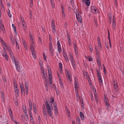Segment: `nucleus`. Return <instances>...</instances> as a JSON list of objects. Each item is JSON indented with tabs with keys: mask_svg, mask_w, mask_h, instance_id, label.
Listing matches in <instances>:
<instances>
[{
	"mask_svg": "<svg viewBox=\"0 0 124 124\" xmlns=\"http://www.w3.org/2000/svg\"><path fill=\"white\" fill-rule=\"evenodd\" d=\"M45 103L48 114L49 116H51V114L52 113V111L53 110V108L49 106V104L47 101H45Z\"/></svg>",
	"mask_w": 124,
	"mask_h": 124,
	"instance_id": "obj_1",
	"label": "nucleus"
},
{
	"mask_svg": "<svg viewBox=\"0 0 124 124\" xmlns=\"http://www.w3.org/2000/svg\"><path fill=\"white\" fill-rule=\"evenodd\" d=\"M12 59L14 61V63L16 66V69L19 72H20V67L19 63L18 61H16V59L14 56L13 57Z\"/></svg>",
	"mask_w": 124,
	"mask_h": 124,
	"instance_id": "obj_2",
	"label": "nucleus"
},
{
	"mask_svg": "<svg viewBox=\"0 0 124 124\" xmlns=\"http://www.w3.org/2000/svg\"><path fill=\"white\" fill-rule=\"evenodd\" d=\"M51 26L52 30V32L54 33L55 32V22L54 20L52 19L51 20Z\"/></svg>",
	"mask_w": 124,
	"mask_h": 124,
	"instance_id": "obj_3",
	"label": "nucleus"
},
{
	"mask_svg": "<svg viewBox=\"0 0 124 124\" xmlns=\"http://www.w3.org/2000/svg\"><path fill=\"white\" fill-rule=\"evenodd\" d=\"M49 51L51 55L53 56L54 54V50L51 43L50 42L49 44Z\"/></svg>",
	"mask_w": 124,
	"mask_h": 124,
	"instance_id": "obj_4",
	"label": "nucleus"
},
{
	"mask_svg": "<svg viewBox=\"0 0 124 124\" xmlns=\"http://www.w3.org/2000/svg\"><path fill=\"white\" fill-rule=\"evenodd\" d=\"M76 18L78 21L80 23H81L82 22L81 17L80 13L77 12V13H76Z\"/></svg>",
	"mask_w": 124,
	"mask_h": 124,
	"instance_id": "obj_5",
	"label": "nucleus"
},
{
	"mask_svg": "<svg viewBox=\"0 0 124 124\" xmlns=\"http://www.w3.org/2000/svg\"><path fill=\"white\" fill-rule=\"evenodd\" d=\"M33 45H32V47L30 49L31 52L33 56V57L34 59H35L36 58V52L35 51L33 47Z\"/></svg>",
	"mask_w": 124,
	"mask_h": 124,
	"instance_id": "obj_6",
	"label": "nucleus"
},
{
	"mask_svg": "<svg viewBox=\"0 0 124 124\" xmlns=\"http://www.w3.org/2000/svg\"><path fill=\"white\" fill-rule=\"evenodd\" d=\"M74 47L75 51V53L77 55H78V50L77 48V46L76 44L74 42H73Z\"/></svg>",
	"mask_w": 124,
	"mask_h": 124,
	"instance_id": "obj_7",
	"label": "nucleus"
},
{
	"mask_svg": "<svg viewBox=\"0 0 124 124\" xmlns=\"http://www.w3.org/2000/svg\"><path fill=\"white\" fill-rule=\"evenodd\" d=\"M113 22L112 25L113 26V30H114L116 26V23L115 21V16H113Z\"/></svg>",
	"mask_w": 124,
	"mask_h": 124,
	"instance_id": "obj_8",
	"label": "nucleus"
},
{
	"mask_svg": "<svg viewBox=\"0 0 124 124\" xmlns=\"http://www.w3.org/2000/svg\"><path fill=\"white\" fill-rule=\"evenodd\" d=\"M25 91L26 95H28V85L27 82H25Z\"/></svg>",
	"mask_w": 124,
	"mask_h": 124,
	"instance_id": "obj_9",
	"label": "nucleus"
},
{
	"mask_svg": "<svg viewBox=\"0 0 124 124\" xmlns=\"http://www.w3.org/2000/svg\"><path fill=\"white\" fill-rule=\"evenodd\" d=\"M91 9L92 12L93 13H96L97 8L94 6H92L91 7Z\"/></svg>",
	"mask_w": 124,
	"mask_h": 124,
	"instance_id": "obj_10",
	"label": "nucleus"
},
{
	"mask_svg": "<svg viewBox=\"0 0 124 124\" xmlns=\"http://www.w3.org/2000/svg\"><path fill=\"white\" fill-rule=\"evenodd\" d=\"M95 50L96 53L97 55V57H99V52L98 49H97L96 47H95Z\"/></svg>",
	"mask_w": 124,
	"mask_h": 124,
	"instance_id": "obj_11",
	"label": "nucleus"
},
{
	"mask_svg": "<svg viewBox=\"0 0 124 124\" xmlns=\"http://www.w3.org/2000/svg\"><path fill=\"white\" fill-rule=\"evenodd\" d=\"M97 40L98 41V46L101 47V41L100 40V39L99 37H98L97 38Z\"/></svg>",
	"mask_w": 124,
	"mask_h": 124,
	"instance_id": "obj_12",
	"label": "nucleus"
},
{
	"mask_svg": "<svg viewBox=\"0 0 124 124\" xmlns=\"http://www.w3.org/2000/svg\"><path fill=\"white\" fill-rule=\"evenodd\" d=\"M42 77L43 79L47 78V75L46 71L44 74H42Z\"/></svg>",
	"mask_w": 124,
	"mask_h": 124,
	"instance_id": "obj_13",
	"label": "nucleus"
},
{
	"mask_svg": "<svg viewBox=\"0 0 124 124\" xmlns=\"http://www.w3.org/2000/svg\"><path fill=\"white\" fill-rule=\"evenodd\" d=\"M8 110L10 116H11L12 115V116H13V113L11 108H8Z\"/></svg>",
	"mask_w": 124,
	"mask_h": 124,
	"instance_id": "obj_14",
	"label": "nucleus"
},
{
	"mask_svg": "<svg viewBox=\"0 0 124 124\" xmlns=\"http://www.w3.org/2000/svg\"><path fill=\"white\" fill-rule=\"evenodd\" d=\"M74 86L75 91L76 92L77 91H78V88L79 87L78 83H75Z\"/></svg>",
	"mask_w": 124,
	"mask_h": 124,
	"instance_id": "obj_15",
	"label": "nucleus"
},
{
	"mask_svg": "<svg viewBox=\"0 0 124 124\" xmlns=\"http://www.w3.org/2000/svg\"><path fill=\"white\" fill-rule=\"evenodd\" d=\"M1 97L2 100H3V101H5V96L2 92H1Z\"/></svg>",
	"mask_w": 124,
	"mask_h": 124,
	"instance_id": "obj_16",
	"label": "nucleus"
},
{
	"mask_svg": "<svg viewBox=\"0 0 124 124\" xmlns=\"http://www.w3.org/2000/svg\"><path fill=\"white\" fill-rule=\"evenodd\" d=\"M80 115L81 119L82 120L84 119V116L83 112H80Z\"/></svg>",
	"mask_w": 124,
	"mask_h": 124,
	"instance_id": "obj_17",
	"label": "nucleus"
},
{
	"mask_svg": "<svg viewBox=\"0 0 124 124\" xmlns=\"http://www.w3.org/2000/svg\"><path fill=\"white\" fill-rule=\"evenodd\" d=\"M66 76L68 79H69L70 81H72V79L71 78L70 75L69 73L66 74Z\"/></svg>",
	"mask_w": 124,
	"mask_h": 124,
	"instance_id": "obj_18",
	"label": "nucleus"
},
{
	"mask_svg": "<svg viewBox=\"0 0 124 124\" xmlns=\"http://www.w3.org/2000/svg\"><path fill=\"white\" fill-rule=\"evenodd\" d=\"M76 122L77 123H78V124H80V120L78 116L77 117V119H76Z\"/></svg>",
	"mask_w": 124,
	"mask_h": 124,
	"instance_id": "obj_19",
	"label": "nucleus"
},
{
	"mask_svg": "<svg viewBox=\"0 0 124 124\" xmlns=\"http://www.w3.org/2000/svg\"><path fill=\"white\" fill-rule=\"evenodd\" d=\"M15 93H17V95H18V91L19 90L18 89V88H17V87H15Z\"/></svg>",
	"mask_w": 124,
	"mask_h": 124,
	"instance_id": "obj_20",
	"label": "nucleus"
},
{
	"mask_svg": "<svg viewBox=\"0 0 124 124\" xmlns=\"http://www.w3.org/2000/svg\"><path fill=\"white\" fill-rule=\"evenodd\" d=\"M85 4L87 6L90 5V2L89 0H86L85 2Z\"/></svg>",
	"mask_w": 124,
	"mask_h": 124,
	"instance_id": "obj_21",
	"label": "nucleus"
},
{
	"mask_svg": "<svg viewBox=\"0 0 124 124\" xmlns=\"http://www.w3.org/2000/svg\"><path fill=\"white\" fill-rule=\"evenodd\" d=\"M17 39H15V40L16 42V47L18 49H19V45L17 43Z\"/></svg>",
	"mask_w": 124,
	"mask_h": 124,
	"instance_id": "obj_22",
	"label": "nucleus"
},
{
	"mask_svg": "<svg viewBox=\"0 0 124 124\" xmlns=\"http://www.w3.org/2000/svg\"><path fill=\"white\" fill-rule=\"evenodd\" d=\"M23 45L24 47L25 48L26 50H28L27 47V45L26 44V43L24 42H23Z\"/></svg>",
	"mask_w": 124,
	"mask_h": 124,
	"instance_id": "obj_23",
	"label": "nucleus"
},
{
	"mask_svg": "<svg viewBox=\"0 0 124 124\" xmlns=\"http://www.w3.org/2000/svg\"><path fill=\"white\" fill-rule=\"evenodd\" d=\"M29 15L30 18L31 19L32 17V11L30 10H29Z\"/></svg>",
	"mask_w": 124,
	"mask_h": 124,
	"instance_id": "obj_24",
	"label": "nucleus"
},
{
	"mask_svg": "<svg viewBox=\"0 0 124 124\" xmlns=\"http://www.w3.org/2000/svg\"><path fill=\"white\" fill-rule=\"evenodd\" d=\"M99 77V81L101 83L100 84H102V83H103V82H102V80H101V76H100Z\"/></svg>",
	"mask_w": 124,
	"mask_h": 124,
	"instance_id": "obj_25",
	"label": "nucleus"
},
{
	"mask_svg": "<svg viewBox=\"0 0 124 124\" xmlns=\"http://www.w3.org/2000/svg\"><path fill=\"white\" fill-rule=\"evenodd\" d=\"M64 57L66 62H68L69 61V59L67 57V55L66 56V55H65V56H64Z\"/></svg>",
	"mask_w": 124,
	"mask_h": 124,
	"instance_id": "obj_26",
	"label": "nucleus"
},
{
	"mask_svg": "<svg viewBox=\"0 0 124 124\" xmlns=\"http://www.w3.org/2000/svg\"><path fill=\"white\" fill-rule=\"evenodd\" d=\"M50 1L52 7V8H54V2L52 1V0H50Z\"/></svg>",
	"mask_w": 124,
	"mask_h": 124,
	"instance_id": "obj_27",
	"label": "nucleus"
},
{
	"mask_svg": "<svg viewBox=\"0 0 124 124\" xmlns=\"http://www.w3.org/2000/svg\"><path fill=\"white\" fill-rule=\"evenodd\" d=\"M97 72L98 77L101 76L100 72L99 71L97 70Z\"/></svg>",
	"mask_w": 124,
	"mask_h": 124,
	"instance_id": "obj_28",
	"label": "nucleus"
},
{
	"mask_svg": "<svg viewBox=\"0 0 124 124\" xmlns=\"http://www.w3.org/2000/svg\"><path fill=\"white\" fill-rule=\"evenodd\" d=\"M86 75L88 82H91V80L90 79V78L89 77V75H87L86 74Z\"/></svg>",
	"mask_w": 124,
	"mask_h": 124,
	"instance_id": "obj_29",
	"label": "nucleus"
},
{
	"mask_svg": "<svg viewBox=\"0 0 124 124\" xmlns=\"http://www.w3.org/2000/svg\"><path fill=\"white\" fill-rule=\"evenodd\" d=\"M43 57L44 60L46 61V62H47L46 61V56L45 55L44 53H43Z\"/></svg>",
	"mask_w": 124,
	"mask_h": 124,
	"instance_id": "obj_30",
	"label": "nucleus"
},
{
	"mask_svg": "<svg viewBox=\"0 0 124 124\" xmlns=\"http://www.w3.org/2000/svg\"><path fill=\"white\" fill-rule=\"evenodd\" d=\"M30 0V7H31L32 8V7L33 6V3L32 2V0Z\"/></svg>",
	"mask_w": 124,
	"mask_h": 124,
	"instance_id": "obj_31",
	"label": "nucleus"
},
{
	"mask_svg": "<svg viewBox=\"0 0 124 124\" xmlns=\"http://www.w3.org/2000/svg\"><path fill=\"white\" fill-rule=\"evenodd\" d=\"M59 65L60 69L61 70H62V63L60 62L59 63Z\"/></svg>",
	"mask_w": 124,
	"mask_h": 124,
	"instance_id": "obj_32",
	"label": "nucleus"
},
{
	"mask_svg": "<svg viewBox=\"0 0 124 124\" xmlns=\"http://www.w3.org/2000/svg\"><path fill=\"white\" fill-rule=\"evenodd\" d=\"M114 89L115 90H116L118 88V86L117 85V84L115 85H114Z\"/></svg>",
	"mask_w": 124,
	"mask_h": 124,
	"instance_id": "obj_33",
	"label": "nucleus"
},
{
	"mask_svg": "<svg viewBox=\"0 0 124 124\" xmlns=\"http://www.w3.org/2000/svg\"><path fill=\"white\" fill-rule=\"evenodd\" d=\"M51 101L52 103L54 102V98L52 97H51Z\"/></svg>",
	"mask_w": 124,
	"mask_h": 124,
	"instance_id": "obj_34",
	"label": "nucleus"
},
{
	"mask_svg": "<svg viewBox=\"0 0 124 124\" xmlns=\"http://www.w3.org/2000/svg\"><path fill=\"white\" fill-rule=\"evenodd\" d=\"M43 116L44 117L45 116L46 118L47 117V113L46 112H43Z\"/></svg>",
	"mask_w": 124,
	"mask_h": 124,
	"instance_id": "obj_35",
	"label": "nucleus"
},
{
	"mask_svg": "<svg viewBox=\"0 0 124 124\" xmlns=\"http://www.w3.org/2000/svg\"><path fill=\"white\" fill-rule=\"evenodd\" d=\"M65 108L67 113L68 114H69L70 111L68 108L67 107V106H66Z\"/></svg>",
	"mask_w": 124,
	"mask_h": 124,
	"instance_id": "obj_36",
	"label": "nucleus"
},
{
	"mask_svg": "<svg viewBox=\"0 0 124 124\" xmlns=\"http://www.w3.org/2000/svg\"><path fill=\"white\" fill-rule=\"evenodd\" d=\"M12 26L13 27V30L15 31L16 32V27L15 26V25L14 24H12Z\"/></svg>",
	"mask_w": 124,
	"mask_h": 124,
	"instance_id": "obj_37",
	"label": "nucleus"
},
{
	"mask_svg": "<svg viewBox=\"0 0 124 124\" xmlns=\"http://www.w3.org/2000/svg\"><path fill=\"white\" fill-rule=\"evenodd\" d=\"M58 50L59 53H60L61 51V46L58 47Z\"/></svg>",
	"mask_w": 124,
	"mask_h": 124,
	"instance_id": "obj_38",
	"label": "nucleus"
},
{
	"mask_svg": "<svg viewBox=\"0 0 124 124\" xmlns=\"http://www.w3.org/2000/svg\"><path fill=\"white\" fill-rule=\"evenodd\" d=\"M29 102L30 106H32V104L31 100H29Z\"/></svg>",
	"mask_w": 124,
	"mask_h": 124,
	"instance_id": "obj_39",
	"label": "nucleus"
},
{
	"mask_svg": "<svg viewBox=\"0 0 124 124\" xmlns=\"http://www.w3.org/2000/svg\"><path fill=\"white\" fill-rule=\"evenodd\" d=\"M4 56H5V59L7 61H8V55H7V54H4Z\"/></svg>",
	"mask_w": 124,
	"mask_h": 124,
	"instance_id": "obj_40",
	"label": "nucleus"
},
{
	"mask_svg": "<svg viewBox=\"0 0 124 124\" xmlns=\"http://www.w3.org/2000/svg\"><path fill=\"white\" fill-rule=\"evenodd\" d=\"M113 85H115L116 84H117V83L116 81L114 79L113 80Z\"/></svg>",
	"mask_w": 124,
	"mask_h": 124,
	"instance_id": "obj_41",
	"label": "nucleus"
},
{
	"mask_svg": "<svg viewBox=\"0 0 124 124\" xmlns=\"http://www.w3.org/2000/svg\"><path fill=\"white\" fill-rule=\"evenodd\" d=\"M0 40L1 42V44H4V40L2 39L0 37Z\"/></svg>",
	"mask_w": 124,
	"mask_h": 124,
	"instance_id": "obj_42",
	"label": "nucleus"
},
{
	"mask_svg": "<svg viewBox=\"0 0 124 124\" xmlns=\"http://www.w3.org/2000/svg\"><path fill=\"white\" fill-rule=\"evenodd\" d=\"M20 89H21V93L22 94H23L22 92L24 91V87H23V88H20Z\"/></svg>",
	"mask_w": 124,
	"mask_h": 124,
	"instance_id": "obj_43",
	"label": "nucleus"
},
{
	"mask_svg": "<svg viewBox=\"0 0 124 124\" xmlns=\"http://www.w3.org/2000/svg\"><path fill=\"white\" fill-rule=\"evenodd\" d=\"M93 60L91 56H89L88 57V61H92Z\"/></svg>",
	"mask_w": 124,
	"mask_h": 124,
	"instance_id": "obj_44",
	"label": "nucleus"
},
{
	"mask_svg": "<svg viewBox=\"0 0 124 124\" xmlns=\"http://www.w3.org/2000/svg\"><path fill=\"white\" fill-rule=\"evenodd\" d=\"M94 22L95 23V26L96 27H97L98 25H97V21L96 19H95L94 20Z\"/></svg>",
	"mask_w": 124,
	"mask_h": 124,
	"instance_id": "obj_45",
	"label": "nucleus"
},
{
	"mask_svg": "<svg viewBox=\"0 0 124 124\" xmlns=\"http://www.w3.org/2000/svg\"><path fill=\"white\" fill-rule=\"evenodd\" d=\"M32 45H33V46H34V44H33V41H31V44L30 46V47L31 48V47H32Z\"/></svg>",
	"mask_w": 124,
	"mask_h": 124,
	"instance_id": "obj_46",
	"label": "nucleus"
},
{
	"mask_svg": "<svg viewBox=\"0 0 124 124\" xmlns=\"http://www.w3.org/2000/svg\"><path fill=\"white\" fill-rule=\"evenodd\" d=\"M57 44L58 46V47L61 46L60 42L59 41H58L57 42Z\"/></svg>",
	"mask_w": 124,
	"mask_h": 124,
	"instance_id": "obj_47",
	"label": "nucleus"
},
{
	"mask_svg": "<svg viewBox=\"0 0 124 124\" xmlns=\"http://www.w3.org/2000/svg\"><path fill=\"white\" fill-rule=\"evenodd\" d=\"M3 47L4 49H6V47H7V46H6V44L4 43V44H3Z\"/></svg>",
	"mask_w": 124,
	"mask_h": 124,
	"instance_id": "obj_48",
	"label": "nucleus"
},
{
	"mask_svg": "<svg viewBox=\"0 0 124 124\" xmlns=\"http://www.w3.org/2000/svg\"><path fill=\"white\" fill-rule=\"evenodd\" d=\"M29 114L30 117H31L32 116V114L31 111V110H29Z\"/></svg>",
	"mask_w": 124,
	"mask_h": 124,
	"instance_id": "obj_49",
	"label": "nucleus"
},
{
	"mask_svg": "<svg viewBox=\"0 0 124 124\" xmlns=\"http://www.w3.org/2000/svg\"><path fill=\"white\" fill-rule=\"evenodd\" d=\"M48 73L49 79H50V78H51V77L50 76V75H51V71H50V72H48Z\"/></svg>",
	"mask_w": 124,
	"mask_h": 124,
	"instance_id": "obj_50",
	"label": "nucleus"
},
{
	"mask_svg": "<svg viewBox=\"0 0 124 124\" xmlns=\"http://www.w3.org/2000/svg\"><path fill=\"white\" fill-rule=\"evenodd\" d=\"M39 40L40 43L41 44L42 43V40H41V38L40 37H39Z\"/></svg>",
	"mask_w": 124,
	"mask_h": 124,
	"instance_id": "obj_51",
	"label": "nucleus"
},
{
	"mask_svg": "<svg viewBox=\"0 0 124 124\" xmlns=\"http://www.w3.org/2000/svg\"><path fill=\"white\" fill-rule=\"evenodd\" d=\"M24 108H25V109L24 108H23V112H24V113H25L26 112H27V110H26V107H25Z\"/></svg>",
	"mask_w": 124,
	"mask_h": 124,
	"instance_id": "obj_52",
	"label": "nucleus"
},
{
	"mask_svg": "<svg viewBox=\"0 0 124 124\" xmlns=\"http://www.w3.org/2000/svg\"><path fill=\"white\" fill-rule=\"evenodd\" d=\"M38 120L39 121V124H40L41 121V119L40 117L39 116L38 117Z\"/></svg>",
	"mask_w": 124,
	"mask_h": 124,
	"instance_id": "obj_53",
	"label": "nucleus"
},
{
	"mask_svg": "<svg viewBox=\"0 0 124 124\" xmlns=\"http://www.w3.org/2000/svg\"><path fill=\"white\" fill-rule=\"evenodd\" d=\"M67 38L68 40L70 39V36L69 34L67 33Z\"/></svg>",
	"mask_w": 124,
	"mask_h": 124,
	"instance_id": "obj_54",
	"label": "nucleus"
},
{
	"mask_svg": "<svg viewBox=\"0 0 124 124\" xmlns=\"http://www.w3.org/2000/svg\"><path fill=\"white\" fill-rule=\"evenodd\" d=\"M12 41V44L13 45H15V42L14 41V40H13L12 38L11 39Z\"/></svg>",
	"mask_w": 124,
	"mask_h": 124,
	"instance_id": "obj_55",
	"label": "nucleus"
},
{
	"mask_svg": "<svg viewBox=\"0 0 124 124\" xmlns=\"http://www.w3.org/2000/svg\"><path fill=\"white\" fill-rule=\"evenodd\" d=\"M108 101V100L107 97H105L104 99V102H106Z\"/></svg>",
	"mask_w": 124,
	"mask_h": 124,
	"instance_id": "obj_56",
	"label": "nucleus"
},
{
	"mask_svg": "<svg viewBox=\"0 0 124 124\" xmlns=\"http://www.w3.org/2000/svg\"><path fill=\"white\" fill-rule=\"evenodd\" d=\"M106 105L107 106V107H108L109 106V102L108 101V102H105Z\"/></svg>",
	"mask_w": 124,
	"mask_h": 124,
	"instance_id": "obj_57",
	"label": "nucleus"
},
{
	"mask_svg": "<svg viewBox=\"0 0 124 124\" xmlns=\"http://www.w3.org/2000/svg\"><path fill=\"white\" fill-rule=\"evenodd\" d=\"M44 79H45V84H46V83L47 84V80H48L47 78H45Z\"/></svg>",
	"mask_w": 124,
	"mask_h": 124,
	"instance_id": "obj_58",
	"label": "nucleus"
},
{
	"mask_svg": "<svg viewBox=\"0 0 124 124\" xmlns=\"http://www.w3.org/2000/svg\"><path fill=\"white\" fill-rule=\"evenodd\" d=\"M30 121H31L32 122L33 121V118L32 117V116L31 117H30Z\"/></svg>",
	"mask_w": 124,
	"mask_h": 124,
	"instance_id": "obj_59",
	"label": "nucleus"
},
{
	"mask_svg": "<svg viewBox=\"0 0 124 124\" xmlns=\"http://www.w3.org/2000/svg\"><path fill=\"white\" fill-rule=\"evenodd\" d=\"M57 75L58 76V78H59V79H60V80H61V79L60 78V73L59 72H57Z\"/></svg>",
	"mask_w": 124,
	"mask_h": 124,
	"instance_id": "obj_60",
	"label": "nucleus"
},
{
	"mask_svg": "<svg viewBox=\"0 0 124 124\" xmlns=\"http://www.w3.org/2000/svg\"><path fill=\"white\" fill-rule=\"evenodd\" d=\"M45 85L46 86V89L48 91V87L47 85V83H46Z\"/></svg>",
	"mask_w": 124,
	"mask_h": 124,
	"instance_id": "obj_61",
	"label": "nucleus"
},
{
	"mask_svg": "<svg viewBox=\"0 0 124 124\" xmlns=\"http://www.w3.org/2000/svg\"><path fill=\"white\" fill-rule=\"evenodd\" d=\"M39 65L40 67H42V65H43V64L42 63V61H41L40 62H39Z\"/></svg>",
	"mask_w": 124,
	"mask_h": 124,
	"instance_id": "obj_62",
	"label": "nucleus"
},
{
	"mask_svg": "<svg viewBox=\"0 0 124 124\" xmlns=\"http://www.w3.org/2000/svg\"><path fill=\"white\" fill-rule=\"evenodd\" d=\"M53 106L54 107L56 108L57 107V104L56 103H54L53 105Z\"/></svg>",
	"mask_w": 124,
	"mask_h": 124,
	"instance_id": "obj_63",
	"label": "nucleus"
},
{
	"mask_svg": "<svg viewBox=\"0 0 124 124\" xmlns=\"http://www.w3.org/2000/svg\"><path fill=\"white\" fill-rule=\"evenodd\" d=\"M32 106H30V108L29 109V110H31H31H32Z\"/></svg>",
	"mask_w": 124,
	"mask_h": 124,
	"instance_id": "obj_64",
	"label": "nucleus"
}]
</instances>
